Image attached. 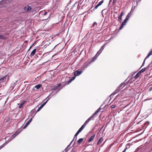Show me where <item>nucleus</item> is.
Segmentation results:
<instances>
[{"mask_svg": "<svg viewBox=\"0 0 152 152\" xmlns=\"http://www.w3.org/2000/svg\"><path fill=\"white\" fill-rule=\"evenodd\" d=\"M95 117L94 115H92L84 123L85 125H86V124L91 120H93L94 118Z\"/></svg>", "mask_w": 152, "mask_h": 152, "instance_id": "1", "label": "nucleus"}, {"mask_svg": "<svg viewBox=\"0 0 152 152\" xmlns=\"http://www.w3.org/2000/svg\"><path fill=\"white\" fill-rule=\"evenodd\" d=\"M81 131H80L79 130L77 132V133L75 134V136H74V137L73 140L71 141V143H70V144L68 146L67 148H68V147H69V146H70V145L71 144V143H72V142H73V141L74 140V139H75V138H77V135L81 132Z\"/></svg>", "mask_w": 152, "mask_h": 152, "instance_id": "2", "label": "nucleus"}, {"mask_svg": "<svg viewBox=\"0 0 152 152\" xmlns=\"http://www.w3.org/2000/svg\"><path fill=\"white\" fill-rule=\"evenodd\" d=\"M128 20H127V19H125L124 20V21L122 23L121 25L119 28L120 29H121L123 28L124 26Z\"/></svg>", "mask_w": 152, "mask_h": 152, "instance_id": "3", "label": "nucleus"}, {"mask_svg": "<svg viewBox=\"0 0 152 152\" xmlns=\"http://www.w3.org/2000/svg\"><path fill=\"white\" fill-rule=\"evenodd\" d=\"M7 75H5L0 79V83L5 81L6 80Z\"/></svg>", "mask_w": 152, "mask_h": 152, "instance_id": "4", "label": "nucleus"}, {"mask_svg": "<svg viewBox=\"0 0 152 152\" xmlns=\"http://www.w3.org/2000/svg\"><path fill=\"white\" fill-rule=\"evenodd\" d=\"M48 100V99L47 101L44 102L38 108V109L37 110V112L41 110V109L45 105L46 103Z\"/></svg>", "mask_w": 152, "mask_h": 152, "instance_id": "5", "label": "nucleus"}, {"mask_svg": "<svg viewBox=\"0 0 152 152\" xmlns=\"http://www.w3.org/2000/svg\"><path fill=\"white\" fill-rule=\"evenodd\" d=\"M104 2V0H103L99 2V4H97V5H96L95 7L94 8V9H96L97 8L100 6Z\"/></svg>", "mask_w": 152, "mask_h": 152, "instance_id": "6", "label": "nucleus"}, {"mask_svg": "<svg viewBox=\"0 0 152 152\" xmlns=\"http://www.w3.org/2000/svg\"><path fill=\"white\" fill-rule=\"evenodd\" d=\"M82 72L81 71H76L74 73V75L75 76H78L82 73Z\"/></svg>", "mask_w": 152, "mask_h": 152, "instance_id": "7", "label": "nucleus"}, {"mask_svg": "<svg viewBox=\"0 0 152 152\" xmlns=\"http://www.w3.org/2000/svg\"><path fill=\"white\" fill-rule=\"evenodd\" d=\"M36 49H34L31 52V54L29 55V56L30 57H32L36 53Z\"/></svg>", "mask_w": 152, "mask_h": 152, "instance_id": "8", "label": "nucleus"}, {"mask_svg": "<svg viewBox=\"0 0 152 152\" xmlns=\"http://www.w3.org/2000/svg\"><path fill=\"white\" fill-rule=\"evenodd\" d=\"M123 15V12H121V13L120 14V15L118 17V19L119 21L121 22V20L122 19V17Z\"/></svg>", "mask_w": 152, "mask_h": 152, "instance_id": "9", "label": "nucleus"}, {"mask_svg": "<svg viewBox=\"0 0 152 152\" xmlns=\"http://www.w3.org/2000/svg\"><path fill=\"white\" fill-rule=\"evenodd\" d=\"M20 131L18 132V131H17L16 132L15 134H13L12 135V137L13 138L15 137V136H16L17 135H18L20 132Z\"/></svg>", "mask_w": 152, "mask_h": 152, "instance_id": "10", "label": "nucleus"}, {"mask_svg": "<svg viewBox=\"0 0 152 152\" xmlns=\"http://www.w3.org/2000/svg\"><path fill=\"white\" fill-rule=\"evenodd\" d=\"M95 134H94L93 135H92L90 137V138L88 140V142H91V141H92V140H93L94 137H95Z\"/></svg>", "mask_w": 152, "mask_h": 152, "instance_id": "11", "label": "nucleus"}, {"mask_svg": "<svg viewBox=\"0 0 152 152\" xmlns=\"http://www.w3.org/2000/svg\"><path fill=\"white\" fill-rule=\"evenodd\" d=\"M149 65L146 68H143L142 69H141L140 71H139V72L141 73H142V72H144L145 70L146 69L148 68V67L149 66Z\"/></svg>", "mask_w": 152, "mask_h": 152, "instance_id": "12", "label": "nucleus"}, {"mask_svg": "<svg viewBox=\"0 0 152 152\" xmlns=\"http://www.w3.org/2000/svg\"><path fill=\"white\" fill-rule=\"evenodd\" d=\"M101 109V108H99L98 110H97L94 113L93 115H94V116L95 115L97 114L99 112V111Z\"/></svg>", "mask_w": 152, "mask_h": 152, "instance_id": "13", "label": "nucleus"}, {"mask_svg": "<svg viewBox=\"0 0 152 152\" xmlns=\"http://www.w3.org/2000/svg\"><path fill=\"white\" fill-rule=\"evenodd\" d=\"M152 55V50H151L147 56H146L145 59L148 58L150 56Z\"/></svg>", "mask_w": 152, "mask_h": 152, "instance_id": "14", "label": "nucleus"}, {"mask_svg": "<svg viewBox=\"0 0 152 152\" xmlns=\"http://www.w3.org/2000/svg\"><path fill=\"white\" fill-rule=\"evenodd\" d=\"M140 75V73L139 72L137 74L134 76V78L135 79L137 78Z\"/></svg>", "mask_w": 152, "mask_h": 152, "instance_id": "15", "label": "nucleus"}, {"mask_svg": "<svg viewBox=\"0 0 152 152\" xmlns=\"http://www.w3.org/2000/svg\"><path fill=\"white\" fill-rule=\"evenodd\" d=\"M102 137L100 138L98 142H97V145H99L100 143H101L102 142Z\"/></svg>", "mask_w": 152, "mask_h": 152, "instance_id": "16", "label": "nucleus"}, {"mask_svg": "<svg viewBox=\"0 0 152 152\" xmlns=\"http://www.w3.org/2000/svg\"><path fill=\"white\" fill-rule=\"evenodd\" d=\"M83 140V138H80L77 141V143L80 144L81 143Z\"/></svg>", "mask_w": 152, "mask_h": 152, "instance_id": "17", "label": "nucleus"}, {"mask_svg": "<svg viewBox=\"0 0 152 152\" xmlns=\"http://www.w3.org/2000/svg\"><path fill=\"white\" fill-rule=\"evenodd\" d=\"M26 10L27 11H30L31 9V7L28 6L27 7H26Z\"/></svg>", "mask_w": 152, "mask_h": 152, "instance_id": "18", "label": "nucleus"}, {"mask_svg": "<svg viewBox=\"0 0 152 152\" xmlns=\"http://www.w3.org/2000/svg\"><path fill=\"white\" fill-rule=\"evenodd\" d=\"M41 85H38L35 86L34 87L37 89H39L41 87Z\"/></svg>", "mask_w": 152, "mask_h": 152, "instance_id": "19", "label": "nucleus"}, {"mask_svg": "<svg viewBox=\"0 0 152 152\" xmlns=\"http://www.w3.org/2000/svg\"><path fill=\"white\" fill-rule=\"evenodd\" d=\"M86 125H85L84 124L79 130L80 131H81L83 129Z\"/></svg>", "mask_w": 152, "mask_h": 152, "instance_id": "20", "label": "nucleus"}, {"mask_svg": "<svg viewBox=\"0 0 152 152\" xmlns=\"http://www.w3.org/2000/svg\"><path fill=\"white\" fill-rule=\"evenodd\" d=\"M6 39V37L0 34V39Z\"/></svg>", "mask_w": 152, "mask_h": 152, "instance_id": "21", "label": "nucleus"}, {"mask_svg": "<svg viewBox=\"0 0 152 152\" xmlns=\"http://www.w3.org/2000/svg\"><path fill=\"white\" fill-rule=\"evenodd\" d=\"M75 76L73 77L70 80H69L68 84L71 83L72 80H74L75 79Z\"/></svg>", "mask_w": 152, "mask_h": 152, "instance_id": "22", "label": "nucleus"}, {"mask_svg": "<svg viewBox=\"0 0 152 152\" xmlns=\"http://www.w3.org/2000/svg\"><path fill=\"white\" fill-rule=\"evenodd\" d=\"M25 102V101H24L23 102L20 104L19 106V108H21L22 107V106L23 105Z\"/></svg>", "mask_w": 152, "mask_h": 152, "instance_id": "23", "label": "nucleus"}, {"mask_svg": "<svg viewBox=\"0 0 152 152\" xmlns=\"http://www.w3.org/2000/svg\"><path fill=\"white\" fill-rule=\"evenodd\" d=\"M130 15H131V13L130 12L127 15V16H126V19H127V20H128L129 18L130 17Z\"/></svg>", "mask_w": 152, "mask_h": 152, "instance_id": "24", "label": "nucleus"}, {"mask_svg": "<svg viewBox=\"0 0 152 152\" xmlns=\"http://www.w3.org/2000/svg\"><path fill=\"white\" fill-rule=\"evenodd\" d=\"M32 118H31L30 119L28 122H27V123H26L27 124H28H28L32 121Z\"/></svg>", "mask_w": 152, "mask_h": 152, "instance_id": "25", "label": "nucleus"}, {"mask_svg": "<svg viewBox=\"0 0 152 152\" xmlns=\"http://www.w3.org/2000/svg\"><path fill=\"white\" fill-rule=\"evenodd\" d=\"M97 23L96 22H94L91 27L92 28H94V27L95 26H97Z\"/></svg>", "mask_w": 152, "mask_h": 152, "instance_id": "26", "label": "nucleus"}, {"mask_svg": "<svg viewBox=\"0 0 152 152\" xmlns=\"http://www.w3.org/2000/svg\"><path fill=\"white\" fill-rule=\"evenodd\" d=\"M98 53L96 54V56L92 58V60L93 61H94L97 57V55Z\"/></svg>", "mask_w": 152, "mask_h": 152, "instance_id": "27", "label": "nucleus"}, {"mask_svg": "<svg viewBox=\"0 0 152 152\" xmlns=\"http://www.w3.org/2000/svg\"><path fill=\"white\" fill-rule=\"evenodd\" d=\"M104 46H102L101 48V49H100V50L98 52V53L99 52H100V53H100L102 51V50L104 49Z\"/></svg>", "mask_w": 152, "mask_h": 152, "instance_id": "28", "label": "nucleus"}, {"mask_svg": "<svg viewBox=\"0 0 152 152\" xmlns=\"http://www.w3.org/2000/svg\"><path fill=\"white\" fill-rule=\"evenodd\" d=\"M121 89H119L118 88H117V89L115 90V93H117L119 91L121 90Z\"/></svg>", "mask_w": 152, "mask_h": 152, "instance_id": "29", "label": "nucleus"}, {"mask_svg": "<svg viewBox=\"0 0 152 152\" xmlns=\"http://www.w3.org/2000/svg\"><path fill=\"white\" fill-rule=\"evenodd\" d=\"M146 59H145V60H144V61H143V63H142V65L141 66V67H142L144 65V64H145V61L146 60Z\"/></svg>", "mask_w": 152, "mask_h": 152, "instance_id": "30", "label": "nucleus"}, {"mask_svg": "<svg viewBox=\"0 0 152 152\" xmlns=\"http://www.w3.org/2000/svg\"><path fill=\"white\" fill-rule=\"evenodd\" d=\"M115 105H112L110 106V107L111 108H114L115 107Z\"/></svg>", "mask_w": 152, "mask_h": 152, "instance_id": "31", "label": "nucleus"}, {"mask_svg": "<svg viewBox=\"0 0 152 152\" xmlns=\"http://www.w3.org/2000/svg\"><path fill=\"white\" fill-rule=\"evenodd\" d=\"M28 124H25V125L23 127V129H24L25 128H26L27 126H28Z\"/></svg>", "mask_w": 152, "mask_h": 152, "instance_id": "32", "label": "nucleus"}, {"mask_svg": "<svg viewBox=\"0 0 152 152\" xmlns=\"http://www.w3.org/2000/svg\"><path fill=\"white\" fill-rule=\"evenodd\" d=\"M104 126V125H103L102 126H101V127L100 128H99V131H100L102 129Z\"/></svg>", "mask_w": 152, "mask_h": 152, "instance_id": "33", "label": "nucleus"}, {"mask_svg": "<svg viewBox=\"0 0 152 152\" xmlns=\"http://www.w3.org/2000/svg\"><path fill=\"white\" fill-rule=\"evenodd\" d=\"M121 84V85H122V86H123V85H124V86L123 87H124L126 85V84H125V82H124V83H122Z\"/></svg>", "mask_w": 152, "mask_h": 152, "instance_id": "34", "label": "nucleus"}, {"mask_svg": "<svg viewBox=\"0 0 152 152\" xmlns=\"http://www.w3.org/2000/svg\"><path fill=\"white\" fill-rule=\"evenodd\" d=\"M122 86V85H121V84L118 87L119 89H121V87Z\"/></svg>", "mask_w": 152, "mask_h": 152, "instance_id": "35", "label": "nucleus"}, {"mask_svg": "<svg viewBox=\"0 0 152 152\" xmlns=\"http://www.w3.org/2000/svg\"><path fill=\"white\" fill-rule=\"evenodd\" d=\"M117 1V0H113V4L115 3Z\"/></svg>", "mask_w": 152, "mask_h": 152, "instance_id": "36", "label": "nucleus"}, {"mask_svg": "<svg viewBox=\"0 0 152 152\" xmlns=\"http://www.w3.org/2000/svg\"><path fill=\"white\" fill-rule=\"evenodd\" d=\"M117 1V0H113V4L115 3Z\"/></svg>", "mask_w": 152, "mask_h": 152, "instance_id": "37", "label": "nucleus"}, {"mask_svg": "<svg viewBox=\"0 0 152 152\" xmlns=\"http://www.w3.org/2000/svg\"><path fill=\"white\" fill-rule=\"evenodd\" d=\"M47 13V12H44V14H43V15H46Z\"/></svg>", "mask_w": 152, "mask_h": 152, "instance_id": "38", "label": "nucleus"}, {"mask_svg": "<svg viewBox=\"0 0 152 152\" xmlns=\"http://www.w3.org/2000/svg\"><path fill=\"white\" fill-rule=\"evenodd\" d=\"M127 150V148H125V149H124V150L122 151V152H125L126 150Z\"/></svg>", "mask_w": 152, "mask_h": 152, "instance_id": "39", "label": "nucleus"}, {"mask_svg": "<svg viewBox=\"0 0 152 152\" xmlns=\"http://www.w3.org/2000/svg\"><path fill=\"white\" fill-rule=\"evenodd\" d=\"M128 146H129L128 145H127L126 146V148H127V149H128Z\"/></svg>", "mask_w": 152, "mask_h": 152, "instance_id": "40", "label": "nucleus"}, {"mask_svg": "<svg viewBox=\"0 0 152 152\" xmlns=\"http://www.w3.org/2000/svg\"><path fill=\"white\" fill-rule=\"evenodd\" d=\"M75 151L74 149H72L71 152H75Z\"/></svg>", "mask_w": 152, "mask_h": 152, "instance_id": "41", "label": "nucleus"}, {"mask_svg": "<svg viewBox=\"0 0 152 152\" xmlns=\"http://www.w3.org/2000/svg\"><path fill=\"white\" fill-rule=\"evenodd\" d=\"M32 46H31L30 47V48H29V49L28 50H29L30 49H31V47H32Z\"/></svg>", "mask_w": 152, "mask_h": 152, "instance_id": "42", "label": "nucleus"}, {"mask_svg": "<svg viewBox=\"0 0 152 152\" xmlns=\"http://www.w3.org/2000/svg\"><path fill=\"white\" fill-rule=\"evenodd\" d=\"M77 140V138H75V139H74V140Z\"/></svg>", "mask_w": 152, "mask_h": 152, "instance_id": "43", "label": "nucleus"}, {"mask_svg": "<svg viewBox=\"0 0 152 152\" xmlns=\"http://www.w3.org/2000/svg\"><path fill=\"white\" fill-rule=\"evenodd\" d=\"M112 1V0H110L109 2H110Z\"/></svg>", "mask_w": 152, "mask_h": 152, "instance_id": "44", "label": "nucleus"}, {"mask_svg": "<svg viewBox=\"0 0 152 152\" xmlns=\"http://www.w3.org/2000/svg\"><path fill=\"white\" fill-rule=\"evenodd\" d=\"M58 86H59L60 85V84H58Z\"/></svg>", "mask_w": 152, "mask_h": 152, "instance_id": "45", "label": "nucleus"}, {"mask_svg": "<svg viewBox=\"0 0 152 152\" xmlns=\"http://www.w3.org/2000/svg\"><path fill=\"white\" fill-rule=\"evenodd\" d=\"M1 69V68H0V70Z\"/></svg>", "mask_w": 152, "mask_h": 152, "instance_id": "46", "label": "nucleus"}]
</instances>
